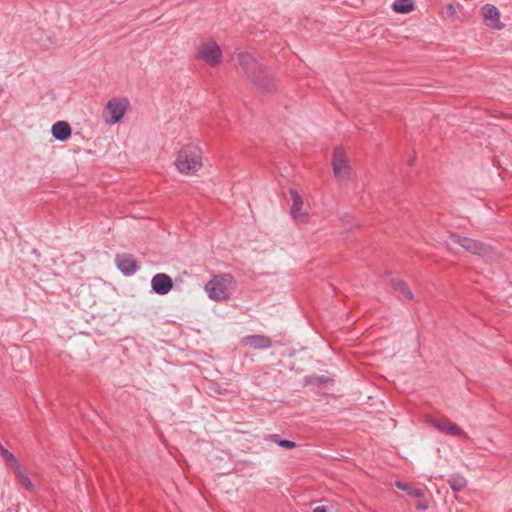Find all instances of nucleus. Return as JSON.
<instances>
[{
  "mask_svg": "<svg viewBox=\"0 0 512 512\" xmlns=\"http://www.w3.org/2000/svg\"><path fill=\"white\" fill-rule=\"evenodd\" d=\"M176 171L183 176H195L204 166V152L200 144L189 141L180 146L173 162Z\"/></svg>",
  "mask_w": 512,
  "mask_h": 512,
  "instance_id": "1",
  "label": "nucleus"
},
{
  "mask_svg": "<svg viewBox=\"0 0 512 512\" xmlns=\"http://www.w3.org/2000/svg\"><path fill=\"white\" fill-rule=\"evenodd\" d=\"M237 68L257 87L269 88L272 81L269 73L250 53L240 52L237 54Z\"/></svg>",
  "mask_w": 512,
  "mask_h": 512,
  "instance_id": "2",
  "label": "nucleus"
},
{
  "mask_svg": "<svg viewBox=\"0 0 512 512\" xmlns=\"http://www.w3.org/2000/svg\"><path fill=\"white\" fill-rule=\"evenodd\" d=\"M235 287V279L229 273L215 275L205 286V292L211 300L221 302L230 297L231 290Z\"/></svg>",
  "mask_w": 512,
  "mask_h": 512,
  "instance_id": "3",
  "label": "nucleus"
},
{
  "mask_svg": "<svg viewBox=\"0 0 512 512\" xmlns=\"http://www.w3.org/2000/svg\"><path fill=\"white\" fill-rule=\"evenodd\" d=\"M196 58L211 68H217L223 63V51L218 42L213 39H205L196 47Z\"/></svg>",
  "mask_w": 512,
  "mask_h": 512,
  "instance_id": "4",
  "label": "nucleus"
},
{
  "mask_svg": "<svg viewBox=\"0 0 512 512\" xmlns=\"http://www.w3.org/2000/svg\"><path fill=\"white\" fill-rule=\"evenodd\" d=\"M333 173L338 182H347L352 173L349 158L342 147H336L332 157Z\"/></svg>",
  "mask_w": 512,
  "mask_h": 512,
  "instance_id": "5",
  "label": "nucleus"
},
{
  "mask_svg": "<svg viewBox=\"0 0 512 512\" xmlns=\"http://www.w3.org/2000/svg\"><path fill=\"white\" fill-rule=\"evenodd\" d=\"M129 107V101L125 97L110 99L104 108L103 116L107 124L119 123Z\"/></svg>",
  "mask_w": 512,
  "mask_h": 512,
  "instance_id": "6",
  "label": "nucleus"
},
{
  "mask_svg": "<svg viewBox=\"0 0 512 512\" xmlns=\"http://www.w3.org/2000/svg\"><path fill=\"white\" fill-rule=\"evenodd\" d=\"M291 207L290 216L298 224H308L310 222V214L304 209V201L300 194L292 189L290 190Z\"/></svg>",
  "mask_w": 512,
  "mask_h": 512,
  "instance_id": "7",
  "label": "nucleus"
},
{
  "mask_svg": "<svg viewBox=\"0 0 512 512\" xmlns=\"http://www.w3.org/2000/svg\"><path fill=\"white\" fill-rule=\"evenodd\" d=\"M480 15L483 23L490 29L500 31L505 28V24L501 21V12L493 4H484L481 7Z\"/></svg>",
  "mask_w": 512,
  "mask_h": 512,
  "instance_id": "8",
  "label": "nucleus"
},
{
  "mask_svg": "<svg viewBox=\"0 0 512 512\" xmlns=\"http://www.w3.org/2000/svg\"><path fill=\"white\" fill-rule=\"evenodd\" d=\"M450 238L454 243L460 245L463 249L475 255H484L489 250L485 244L476 239L463 237L458 234H451Z\"/></svg>",
  "mask_w": 512,
  "mask_h": 512,
  "instance_id": "9",
  "label": "nucleus"
},
{
  "mask_svg": "<svg viewBox=\"0 0 512 512\" xmlns=\"http://www.w3.org/2000/svg\"><path fill=\"white\" fill-rule=\"evenodd\" d=\"M151 287L155 293L159 295H166L173 288V280L165 273H158L152 277Z\"/></svg>",
  "mask_w": 512,
  "mask_h": 512,
  "instance_id": "10",
  "label": "nucleus"
},
{
  "mask_svg": "<svg viewBox=\"0 0 512 512\" xmlns=\"http://www.w3.org/2000/svg\"><path fill=\"white\" fill-rule=\"evenodd\" d=\"M115 262H116L118 269L125 275H132L138 269L136 260L130 254L117 255Z\"/></svg>",
  "mask_w": 512,
  "mask_h": 512,
  "instance_id": "11",
  "label": "nucleus"
},
{
  "mask_svg": "<svg viewBox=\"0 0 512 512\" xmlns=\"http://www.w3.org/2000/svg\"><path fill=\"white\" fill-rule=\"evenodd\" d=\"M432 424L445 434L464 438L467 437L466 433L460 427L450 421H433Z\"/></svg>",
  "mask_w": 512,
  "mask_h": 512,
  "instance_id": "12",
  "label": "nucleus"
},
{
  "mask_svg": "<svg viewBox=\"0 0 512 512\" xmlns=\"http://www.w3.org/2000/svg\"><path fill=\"white\" fill-rule=\"evenodd\" d=\"M243 342L253 349H267L272 345V341L265 335H249L243 339Z\"/></svg>",
  "mask_w": 512,
  "mask_h": 512,
  "instance_id": "13",
  "label": "nucleus"
},
{
  "mask_svg": "<svg viewBox=\"0 0 512 512\" xmlns=\"http://www.w3.org/2000/svg\"><path fill=\"white\" fill-rule=\"evenodd\" d=\"M51 132L55 139L65 141L71 136L72 130L68 122L58 121L53 124Z\"/></svg>",
  "mask_w": 512,
  "mask_h": 512,
  "instance_id": "14",
  "label": "nucleus"
},
{
  "mask_svg": "<svg viewBox=\"0 0 512 512\" xmlns=\"http://www.w3.org/2000/svg\"><path fill=\"white\" fill-rule=\"evenodd\" d=\"M14 473L17 483L21 487L28 491L34 490V485L31 479L29 478L27 471L21 465L14 469Z\"/></svg>",
  "mask_w": 512,
  "mask_h": 512,
  "instance_id": "15",
  "label": "nucleus"
},
{
  "mask_svg": "<svg viewBox=\"0 0 512 512\" xmlns=\"http://www.w3.org/2000/svg\"><path fill=\"white\" fill-rule=\"evenodd\" d=\"M392 8L397 13L407 14L414 10L415 4L413 0H396L393 2Z\"/></svg>",
  "mask_w": 512,
  "mask_h": 512,
  "instance_id": "16",
  "label": "nucleus"
},
{
  "mask_svg": "<svg viewBox=\"0 0 512 512\" xmlns=\"http://www.w3.org/2000/svg\"><path fill=\"white\" fill-rule=\"evenodd\" d=\"M448 483H449L450 488L454 492H459V491L463 490L466 487V485H467L466 479L463 476H461V475H453V476H451L448 479Z\"/></svg>",
  "mask_w": 512,
  "mask_h": 512,
  "instance_id": "17",
  "label": "nucleus"
},
{
  "mask_svg": "<svg viewBox=\"0 0 512 512\" xmlns=\"http://www.w3.org/2000/svg\"><path fill=\"white\" fill-rule=\"evenodd\" d=\"M395 486L401 490L406 491L410 496L415 498H422L424 496V492L421 489L413 488L411 485L407 483H403L401 481H396Z\"/></svg>",
  "mask_w": 512,
  "mask_h": 512,
  "instance_id": "18",
  "label": "nucleus"
},
{
  "mask_svg": "<svg viewBox=\"0 0 512 512\" xmlns=\"http://www.w3.org/2000/svg\"><path fill=\"white\" fill-rule=\"evenodd\" d=\"M0 455L2 456L5 463L7 465L11 466L13 470L15 468H17L18 466H20V463L18 462L16 457L10 451H8L5 447H2L0 449Z\"/></svg>",
  "mask_w": 512,
  "mask_h": 512,
  "instance_id": "19",
  "label": "nucleus"
},
{
  "mask_svg": "<svg viewBox=\"0 0 512 512\" xmlns=\"http://www.w3.org/2000/svg\"><path fill=\"white\" fill-rule=\"evenodd\" d=\"M268 439L271 440L272 442L278 444L280 447H282V448H284L286 450H291V449L296 447V443L295 442H293L291 440H283L277 434L269 435Z\"/></svg>",
  "mask_w": 512,
  "mask_h": 512,
  "instance_id": "20",
  "label": "nucleus"
},
{
  "mask_svg": "<svg viewBox=\"0 0 512 512\" xmlns=\"http://www.w3.org/2000/svg\"><path fill=\"white\" fill-rule=\"evenodd\" d=\"M395 289L402 294L406 299L412 300L413 299V293L407 286V284L403 281H397L395 283Z\"/></svg>",
  "mask_w": 512,
  "mask_h": 512,
  "instance_id": "21",
  "label": "nucleus"
},
{
  "mask_svg": "<svg viewBox=\"0 0 512 512\" xmlns=\"http://www.w3.org/2000/svg\"><path fill=\"white\" fill-rule=\"evenodd\" d=\"M428 503L426 501H422V502H419L417 505H416V508L418 510H421V511H424V510H427L428 509Z\"/></svg>",
  "mask_w": 512,
  "mask_h": 512,
  "instance_id": "22",
  "label": "nucleus"
},
{
  "mask_svg": "<svg viewBox=\"0 0 512 512\" xmlns=\"http://www.w3.org/2000/svg\"><path fill=\"white\" fill-rule=\"evenodd\" d=\"M448 11L451 12V13H455V8L452 4L448 5L447 7Z\"/></svg>",
  "mask_w": 512,
  "mask_h": 512,
  "instance_id": "23",
  "label": "nucleus"
},
{
  "mask_svg": "<svg viewBox=\"0 0 512 512\" xmlns=\"http://www.w3.org/2000/svg\"><path fill=\"white\" fill-rule=\"evenodd\" d=\"M2 447H3V446H2V444L0 443V449H1Z\"/></svg>",
  "mask_w": 512,
  "mask_h": 512,
  "instance_id": "24",
  "label": "nucleus"
}]
</instances>
